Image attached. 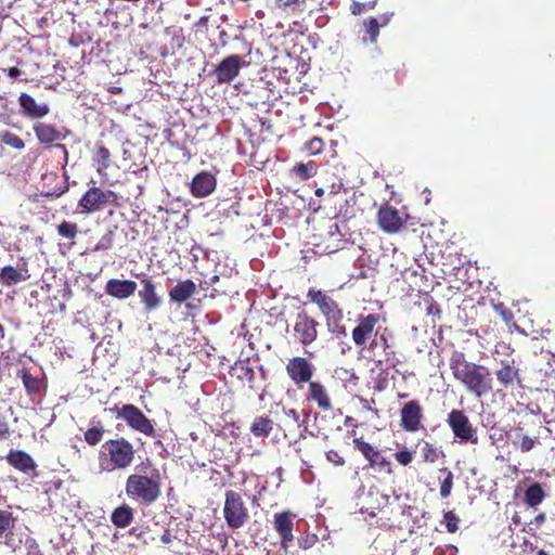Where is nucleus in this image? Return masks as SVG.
<instances>
[{
    "label": "nucleus",
    "instance_id": "bf43d9fd",
    "mask_svg": "<svg viewBox=\"0 0 555 555\" xmlns=\"http://www.w3.org/2000/svg\"><path fill=\"white\" fill-rule=\"evenodd\" d=\"M285 414L287 416L292 417L296 423H298L299 426L301 425L299 423L300 422L299 413L295 409H288L287 411H285Z\"/></svg>",
    "mask_w": 555,
    "mask_h": 555
},
{
    "label": "nucleus",
    "instance_id": "6e6552de",
    "mask_svg": "<svg viewBox=\"0 0 555 555\" xmlns=\"http://www.w3.org/2000/svg\"><path fill=\"white\" fill-rule=\"evenodd\" d=\"M116 194L112 190L100 186L89 188L78 201V208L82 214H93L115 203Z\"/></svg>",
    "mask_w": 555,
    "mask_h": 555
},
{
    "label": "nucleus",
    "instance_id": "2f4dec72",
    "mask_svg": "<svg viewBox=\"0 0 555 555\" xmlns=\"http://www.w3.org/2000/svg\"><path fill=\"white\" fill-rule=\"evenodd\" d=\"M274 428V422L269 415L256 416L249 427L250 434L257 438L268 437Z\"/></svg>",
    "mask_w": 555,
    "mask_h": 555
},
{
    "label": "nucleus",
    "instance_id": "7c9ffc66",
    "mask_svg": "<svg viewBox=\"0 0 555 555\" xmlns=\"http://www.w3.org/2000/svg\"><path fill=\"white\" fill-rule=\"evenodd\" d=\"M111 152L102 143L96 144V150L92 156V162L96 166V172L102 177H107V169L111 167Z\"/></svg>",
    "mask_w": 555,
    "mask_h": 555
},
{
    "label": "nucleus",
    "instance_id": "cd10ccee",
    "mask_svg": "<svg viewBox=\"0 0 555 555\" xmlns=\"http://www.w3.org/2000/svg\"><path fill=\"white\" fill-rule=\"evenodd\" d=\"M196 288V284L190 279L179 281L169 291V299L172 302L181 305L195 295Z\"/></svg>",
    "mask_w": 555,
    "mask_h": 555
},
{
    "label": "nucleus",
    "instance_id": "9d476101",
    "mask_svg": "<svg viewBox=\"0 0 555 555\" xmlns=\"http://www.w3.org/2000/svg\"><path fill=\"white\" fill-rule=\"evenodd\" d=\"M352 443L354 448L367 461L370 468L377 470L379 473H392L391 462L387 457H385L382 451L378 450L376 447L364 441L362 437L353 438Z\"/></svg>",
    "mask_w": 555,
    "mask_h": 555
},
{
    "label": "nucleus",
    "instance_id": "473e14b6",
    "mask_svg": "<svg viewBox=\"0 0 555 555\" xmlns=\"http://www.w3.org/2000/svg\"><path fill=\"white\" fill-rule=\"evenodd\" d=\"M133 517L134 514L132 507L127 504H122L113 511L111 520L116 527L125 528L132 522Z\"/></svg>",
    "mask_w": 555,
    "mask_h": 555
},
{
    "label": "nucleus",
    "instance_id": "a19ab883",
    "mask_svg": "<svg viewBox=\"0 0 555 555\" xmlns=\"http://www.w3.org/2000/svg\"><path fill=\"white\" fill-rule=\"evenodd\" d=\"M115 231L108 230L106 233H104L99 242L92 247L91 251L98 253V251H107L113 248L115 243Z\"/></svg>",
    "mask_w": 555,
    "mask_h": 555
},
{
    "label": "nucleus",
    "instance_id": "4c0bfd02",
    "mask_svg": "<svg viewBox=\"0 0 555 555\" xmlns=\"http://www.w3.org/2000/svg\"><path fill=\"white\" fill-rule=\"evenodd\" d=\"M292 171L298 179L305 181L317 173V167L314 162L298 163L293 167Z\"/></svg>",
    "mask_w": 555,
    "mask_h": 555
},
{
    "label": "nucleus",
    "instance_id": "2eb2a0df",
    "mask_svg": "<svg viewBox=\"0 0 555 555\" xmlns=\"http://www.w3.org/2000/svg\"><path fill=\"white\" fill-rule=\"evenodd\" d=\"M405 219L401 212L390 204H383L377 211V223L388 234L398 233L404 225Z\"/></svg>",
    "mask_w": 555,
    "mask_h": 555
},
{
    "label": "nucleus",
    "instance_id": "9b49d317",
    "mask_svg": "<svg viewBox=\"0 0 555 555\" xmlns=\"http://www.w3.org/2000/svg\"><path fill=\"white\" fill-rule=\"evenodd\" d=\"M424 409L418 400H410L400 409V426L408 433H416L424 428Z\"/></svg>",
    "mask_w": 555,
    "mask_h": 555
},
{
    "label": "nucleus",
    "instance_id": "dca6fc26",
    "mask_svg": "<svg viewBox=\"0 0 555 555\" xmlns=\"http://www.w3.org/2000/svg\"><path fill=\"white\" fill-rule=\"evenodd\" d=\"M246 63L242 56L231 54L224 57L215 68L214 75L218 83H230L240 74V70Z\"/></svg>",
    "mask_w": 555,
    "mask_h": 555
},
{
    "label": "nucleus",
    "instance_id": "f704fd0d",
    "mask_svg": "<svg viewBox=\"0 0 555 555\" xmlns=\"http://www.w3.org/2000/svg\"><path fill=\"white\" fill-rule=\"evenodd\" d=\"M56 232L62 237L69 242L68 248L75 244V240L79 233V227L76 222L63 220L56 225Z\"/></svg>",
    "mask_w": 555,
    "mask_h": 555
},
{
    "label": "nucleus",
    "instance_id": "a211bd4d",
    "mask_svg": "<svg viewBox=\"0 0 555 555\" xmlns=\"http://www.w3.org/2000/svg\"><path fill=\"white\" fill-rule=\"evenodd\" d=\"M305 402L315 404L321 411L333 409V400L327 387L320 380H312L308 384L305 392Z\"/></svg>",
    "mask_w": 555,
    "mask_h": 555
},
{
    "label": "nucleus",
    "instance_id": "6ab92c4d",
    "mask_svg": "<svg viewBox=\"0 0 555 555\" xmlns=\"http://www.w3.org/2000/svg\"><path fill=\"white\" fill-rule=\"evenodd\" d=\"M5 461L11 467L24 475L37 476V463L23 450L11 449L5 456Z\"/></svg>",
    "mask_w": 555,
    "mask_h": 555
},
{
    "label": "nucleus",
    "instance_id": "c756f323",
    "mask_svg": "<svg viewBox=\"0 0 555 555\" xmlns=\"http://www.w3.org/2000/svg\"><path fill=\"white\" fill-rule=\"evenodd\" d=\"M34 132L38 141L42 144H51L61 140L62 138L61 132L56 129L55 126L46 122L35 124Z\"/></svg>",
    "mask_w": 555,
    "mask_h": 555
},
{
    "label": "nucleus",
    "instance_id": "72a5a7b5",
    "mask_svg": "<svg viewBox=\"0 0 555 555\" xmlns=\"http://www.w3.org/2000/svg\"><path fill=\"white\" fill-rule=\"evenodd\" d=\"M546 493L539 482L530 485L524 495L525 503L530 507L540 505L545 499Z\"/></svg>",
    "mask_w": 555,
    "mask_h": 555
},
{
    "label": "nucleus",
    "instance_id": "1a4fd4ad",
    "mask_svg": "<svg viewBox=\"0 0 555 555\" xmlns=\"http://www.w3.org/2000/svg\"><path fill=\"white\" fill-rule=\"evenodd\" d=\"M447 423L460 442L478 443L477 429L463 410H451L447 416Z\"/></svg>",
    "mask_w": 555,
    "mask_h": 555
},
{
    "label": "nucleus",
    "instance_id": "603ef678",
    "mask_svg": "<svg viewBox=\"0 0 555 555\" xmlns=\"http://www.w3.org/2000/svg\"><path fill=\"white\" fill-rule=\"evenodd\" d=\"M386 333H387V328H384V332L380 333V334L378 333V335H377L378 336V340H379V345L382 346L383 350L384 349H389V348L393 347L390 344Z\"/></svg>",
    "mask_w": 555,
    "mask_h": 555
},
{
    "label": "nucleus",
    "instance_id": "6e6d98bb",
    "mask_svg": "<svg viewBox=\"0 0 555 555\" xmlns=\"http://www.w3.org/2000/svg\"><path fill=\"white\" fill-rule=\"evenodd\" d=\"M10 434L9 424L5 421H0V440L5 439Z\"/></svg>",
    "mask_w": 555,
    "mask_h": 555
},
{
    "label": "nucleus",
    "instance_id": "09e8293b",
    "mask_svg": "<svg viewBox=\"0 0 555 555\" xmlns=\"http://www.w3.org/2000/svg\"><path fill=\"white\" fill-rule=\"evenodd\" d=\"M326 460L336 466L345 465V459L336 450H330L326 452Z\"/></svg>",
    "mask_w": 555,
    "mask_h": 555
},
{
    "label": "nucleus",
    "instance_id": "5701e85b",
    "mask_svg": "<svg viewBox=\"0 0 555 555\" xmlns=\"http://www.w3.org/2000/svg\"><path fill=\"white\" fill-rule=\"evenodd\" d=\"M30 279V272L26 261H23L17 268L4 266L0 270V284L5 287H12L18 283Z\"/></svg>",
    "mask_w": 555,
    "mask_h": 555
},
{
    "label": "nucleus",
    "instance_id": "7ed1b4c3",
    "mask_svg": "<svg viewBox=\"0 0 555 555\" xmlns=\"http://www.w3.org/2000/svg\"><path fill=\"white\" fill-rule=\"evenodd\" d=\"M134 446L124 437L106 440L99 452V463L102 470H125L134 461Z\"/></svg>",
    "mask_w": 555,
    "mask_h": 555
},
{
    "label": "nucleus",
    "instance_id": "a18cd8bd",
    "mask_svg": "<svg viewBox=\"0 0 555 555\" xmlns=\"http://www.w3.org/2000/svg\"><path fill=\"white\" fill-rule=\"evenodd\" d=\"M442 522L450 533H455L459 530L460 518L453 511H448L443 514Z\"/></svg>",
    "mask_w": 555,
    "mask_h": 555
},
{
    "label": "nucleus",
    "instance_id": "f3484780",
    "mask_svg": "<svg viewBox=\"0 0 555 555\" xmlns=\"http://www.w3.org/2000/svg\"><path fill=\"white\" fill-rule=\"evenodd\" d=\"M296 515L291 511H283L276 513L273 518V527L281 539V547L285 551L291 546L294 541V526Z\"/></svg>",
    "mask_w": 555,
    "mask_h": 555
},
{
    "label": "nucleus",
    "instance_id": "b1692460",
    "mask_svg": "<svg viewBox=\"0 0 555 555\" xmlns=\"http://www.w3.org/2000/svg\"><path fill=\"white\" fill-rule=\"evenodd\" d=\"M216 178L214 175L202 171L197 173L191 182V193L195 197H206L216 189Z\"/></svg>",
    "mask_w": 555,
    "mask_h": 555
},
{
    "label": "nucleus",
    "instance_id": "37998d69",
    "mask_svg": "<svg viewBox=\"0 0 555 555\" xmlns=\"http://www.w3.org/2000/svg\"><path fill=\"white\" fill-rule=\"evenodd\" d=\"M233 371L240 372L237 374V377L240 379H245L249 383H251L255 379L254 369L247 362H244V361L236 362L235 365L233 366Z\"/></svg>",
    "mask_w": 555,
    "mask_h": 555
},
{
    "label": "nucleus",
    "instance_id": "4be33fe9",
    "mask_svg": "<svg viewBox=\"0 0 555 555\" xmlns=\"http://www.w3.org/2000/svg\"><path fill=\"white\" fill-rule=\"evenodd\" d=\"M138 284L132 280L109 279L105 284V293L118 300H125L133 296Z\"/></svg>",
    "mask_w": 555,
    "mask_h": 555
},
{
    "label": "nucleus",
    "instance_id": "a878e982",
    "mask_svg": "<svg viewBox=\"0 0 555 555\" xmlns=\"http://www.w3.org/2000/svg\"><path fill=\"white\" fill-rule=\"evenodd\" d=\"M500 364L501 367L495 371V376L504 388H508L513 386L515 382H519V369L516 366L514 359L501 360Z\"/></svg>",
    "mask_w": 555,
    "mask_h": 555
},
{
    "label": "nucleus",
    "instance_id": "c03bdc74",
    "mask_svg": "<svg viewBox=\"0 0 555 555\" xmlns=\"http://www.w3.org/2000/svg\"><path fill=\"white\" fill-rule=\"evenodd\" d=\"M1 142L18 151L25 149V142L23 139L8 130L2 133Z\"/></svg>",
    "mask_w": 555,
    "mask_h": 555
},
{
    "label": "nucleus",
    "instance_id": "c85d7f7f",
    "mask_svg": "<svg viewBox=\"0 0 555 555\" xmlns=\"http://www.w3.org/2000/svg\"><path fill=\"white\" fill-rule=\"evenodd\" d=\"M17 376L22 379L25 390L29 396L39 395L46 388L44 380L34 376L26 367L20 370Z\"/></svg>",
    "mask_w": 555,
    "mask_h": 555
},
{
    "label": "nucleus",
    "instance_id": "680f3d73",
    "mask_svg": "<svg viewBox=\"0 0 555 555\" xmlns=\"http://www.w3.org/2000/svg\"><path fill=\"white\" fill-rule=\"evenodd\" d=\"M377 335H378V330H376L375 335H374V339H372V341H371L370 346L367 347V350H369L370 352H372V353H373V351H374L375 347L379 344V340H378V336H377Z\"/></svg>",
    "mask_w": 555,
    "mask_h": 555
},
{
    "label": "nucleus",
    "instance_id": "e2e57ef3",
    "mask_svg": "<svg viewBox=\"0 0 555 555\" xmlns=\"http://www.w3.org/2000/svg\"><path fill=\"white\" fill-rule=\"evenodd\" d=\"M343 183L338 181L337 183H333L331 185L330 194H337L343 189Z\"/></svg>",
    "mask_w": 555,
    "mask_h": 555
},
{
    "label": "nucleus",
    "instance_id": "39448f33",
    "mask_svg": "<svg viewBox=\"0 0 555 555\" xmlns=\"http://www.w3.org/2000/svg\"><path fill=\"white\" fill-rule=\"evenodd\" d=\"M223 517L232 530L243 528L249 520V511L242 494L234 490L224 493Z\"/></svg>",
    "mask_w": 555,
    "mask_h": 555
},
{
    "label": "nucleus",
    "instance_id": "423d86ee",
    "mask_svg": "<svg viewBox=\"0 0 555 555\" xmlns=\"http://www.w3.org/2000/svg\"><path fill=\"white\" fill-rule=\"evenodd\" d=\"M111 411L116 414L117 418L125 421L131 429L147 437L155 436L156 431L152 421L138 406L128 403L120 408L115 405Z\"/></svg>",
    "mask_w": 555,
    "mask_h": 555
},
{
    "label": "nucleus",
    "instance_id": "4468645a",
    "mask_svg": "<svg viewBox=\"0 0 555 555\" xmlns=\"http://www.w3.org/2000/svg\"><path fill=\"white\" fill-rule=\"evenodd\" d=\"M380 315L377 313H371L367 315L360 314L358 318V324L352 330L351 336L354 345L361 349L366 348L367 341L372 338L376 332L375 327L378 324Z\"/></svg>",
    "mask_w": 555,
    "mask_h": 555
},
{
    "label": "nucleus",
    "instance_id": "69168bd1",
    "mask_svg": "<svg viewBox=\"0 0 555 555\" xmlns=\"http://www.w3.org/2000/svg\"><path fill=\"white\" fill-rule=\"evenodd\" d=\"M5 338V328L4 326L0 323V347L3 346V340Z\"/></svg>",
    "mask_w": 555,
    "mask_h": 555
},
{
    "label": "nucleus",
    "instance_id": "c9c22d12",
    "mask_svg": "<svg viewBox=\"0 0 555 555\" xmlns=\"http://www.w3.org/2000/svg\"><path fill=\"white\" fill-rule=\"evenodd\" d=\"M418 444H421V456L424 463L434 464L442 455V451L429 441L421 440Z\"/></svg>",
    "mask_w": 555,
    "mask_h": 555
},
{
    "label": "nucleus",
    "instance_id": "338daca9",
    "mask_svg": "<svg viewBox=\"0 0 555 555\" xmlns=\"http://www.w3.org/2000/svg\"><path fill=\"white\" fill-rule=\"evenodd\" d=\"M211 285L209 284L208 280L199 282V288L202 291H208Z\"/></svg>",
    "mask_w": 555,
    "mask_h": 555
},
{
    "label": "nucleus",
    "instance_id": "8fccbe9b",
    "mask_svg": "<svg viewBox=\"0 0 555 555\" xmlns=\"http://www.w3.org/2000/svg\"><path fill=\"white\" fill-rule=\"evenodd\" d=\"M371 8H373V5L370 4V3H362V2L353 1L350 4V12L353 15H359V14L363 13L364 11H366L367 9H371Z\"/></svg>",
    "mask_w": 555,
    "mask_h": 555
},
{
    "label": "nucleus",
    "instance_id": "ddd939ff",
    "mask_svg": "<svg viewBox=\"0 0 555 555\" xmlns=\"http://www.w3.org/2000/svg\"><path fill=\"white\" fill-rule=\"evenodd\" d=\"M140 280L141 288L138 292L140 301L146 312L158 309L163 302L162 296L157 294L156 283L152 275L134 274Z\"/></svg>",
    "mask_w": 555,
    "mask_h": 555
},
{
    "label": "nucleus",
    "instance_id": "0eeeda50",
    "mask_svg": "<svg viewBox=\"0 0 555 555\" xmlns=\"http://www.w3.org/2000/svg\"><path fill=\"white\" fill-rule=\"evenodd\" d=\"M319 326V322L306 310L298 311L292 325L295 341L302 347L310 346L318 338Z\"/></svg>",
    "mask_w": 555,
    "mask_h": 555
},
{
    "label": "nucleus",
    "instance_id": "864d4df0",
    "mask_svg": "<svg viewBox=\"0 0 555 555\" xmlns=\"http://www.w3.org/2000/svg\"><path fill=\"white\" fill-rule=\"evenodd\" d=\"M300 0H275V4L280 9L299 4Z\"/></svg>",
    "mask_w": 555,
    "mask_h": 555
},
{
    "label": "nucleus",
    "instance_id": "4d7b16f0",
    "mask_svg": "<svg viewBox=\"0 0 555 555\" xmlns=\"http://www.w3.org/2000/svg\"><path fill=\"white\" fill-rule=\"evenodd\" d=\"M160 541L163 544H170L173 541V537L169 529H166L165 532L162 534Z\"/></svg>",
    "mask_w": 555,
    "mask_h": 555
},
{
    "label": "nucleus",
    "instance_id": "79ce46f5",
    "mask_svg": "<svg viewBox=\"0 0 555 555\" xmlns=\"http://www.w3.org/2000/svg\"><path fill=\"white\" fill-rule=\"evenodd\" d=\"M103 435L104 428L102 425H99L88 428L83 434V438L89 446L94 447L101 442Z\"/></svg>",
    "mask_w": 555,
    "mask_h": 555
},
{
    "label": "nucleus",
    "instance_id": "052dcab7",
    "mask_svg": "<svg viewBox=\"0 0 555 555\" xmlns=\"http://www.w3.org/2000/svg\"><path fill=\"white\" fill-rule=\"evenodd\" d=\"M68 190L67 186L57 188L52 193H47L46 196L60 197Z\"/></svg>",
    "mask_w": 555,
    "mask_h": 555
},
{
    "label": "nucleus",
    "instance_id": "0e129e2a",
    "mask_svg": "<svg viewBox=\"0 0 555 555\" xmlns=\"http://www.w3.org/2000/svg\"><path fill=\"white\" fill-rule=\"evenodd\" d=\"M546 519V515L545 513H539L535 517H534V524L537 526H541Z\"/></svg>",
    "mask_w": 555,
    "mask_h": 555
},
{
    "label": "nucleus",
    "instance_id": "aec40b11",
    "mask_svg": "<svg viewBox=\"0 0 555 555\" xmlns=\"http://www.w3.org/2000/svg\"><path fill=\"white\" fill-rule=\"evenodd\" d=\"M15 522L16 518L12 512L0 508V540L4 539V544L13 551H16L22 545V539L13 532Z\"/></svg>",
    "mask_w": 555,
    "mask_h": 555
},
{
    "label": "nucleus",
    "instance_id": "ea45409f",
    "mask_svg": "<svg viewBox=\"0 0 555 555\" xmlns=\"http://www.w3.org/2000/svg\"><path fill=\"white\" fill-rule=\"evenodd\" d=\"M539 437H530L528 435H518V439L514 441V444L519 449L521 453H528L532 451L537 444H540Z\"/></svg>",
    "mask_w": 555,
    "mask_h": 555
},
{
    "label": "nucleus",
    "instance_id": "393cba45",
    "mask_svg": "<svg viewBox=\"0 0 555 555\" xmlns=\"http://www.w3.org/2000/svg\"><path fill=\"white\" fill-rule=\"evenodd\" d=\"M393 13H384L378 17H369L362 22V29L364 31L363 40H369L371 43L377 41L379 29L389 24Z\"/></svg>",
    "mask_w": 555,
    "mask_h": 555
},
{
    "label": "nucleus",
    "instance_id": "de8ad7c7",
    "mask_svg": "<svg viewBox=\"0 0 555 555\" xmlns=\"http://www.w3.org/2000/svg\"><path fill=\"white\" fill-rule=\"evenodd\" d=\"M396 461L402 465V466H408L412 463V461L414 460V452L413 451H410L409 449L404 448L402 450H399L397 451L395 454H393Z\"/></svg>",
    "mask_w": 555,
    "mask_h": 555
},
{
    "label": "nucleus",
    "instance_id": "5fc2aeb1",
    "mask_svg": "<svg viewBox=\"0 0 555 555\" xmlns=\"http://www.w3.org/2000/svg\"><path fill=\"white\" fill-rule=\"evenodd\" d=\"M53 150H57L61 152V154L63 155V158H64V165L67 164V160H68V151H67V147L64 145V144H60V143H56L52 146Z\"/></svg>",
    "mask_w": 555,
    "mask_h": 555
},
{
    "label": "nucleus",
    "instance_id": "13d9d810",
    "mask_svg": "<svg viewBox=\"0 0 555 555\" xmlns=\"http://www.w3.org/2000/svg\"><path fill=\"white\" fill-rule=\"evenodd\" d=\"M4 72H7L8 76L13 79L17 78L22 74V70L17 67H10L4 69Z\"/></svg>",
    "mask_w": 555,
    "mask_h": 555
},
{
    "label": "nucleus",
    "instance_id": "412c9836",
    "mask_svg": "<svg viewBox=\"0 0 555 555\" xmlns=\"http://www.w3.org/2000/svg\"><path fill=\"white\" fill-rule=\"evenodd\" d=\"M389 499V495L383 493L378 488L371 487L363 501L360 512L374 517L378 512H382L385 507L388 506Z\"/></svg>",
    "mask_w": 555,
    "mask_h": 555
},
{
    "label": "nucleus",
    "instance_id": "bb28decb",
    "mask_svg": "<svg viewBox=\"0 0 555 555\" xmlns=\"http://www.w3.org/2000/svg\"><path fill=\"white\" fill-rule=\"evenodd\" d=\"M18 103L24 115L31 118H42L50 112V107L46 103L38 104L28 93H21Z\"/></svg>",
    "mask_w": 555,
    "mask_h": 555
},
{
    "label": "nucleus",
    "instance_id": "e433bc0d",
    "mask_svg": "<svg viewBox=\"0 0 555 555\" xmlns=\"http://www.w3.org/2000/svg\"><path fill=\"white\" fill-rule=\"evenodd\" d=\"M372 360L375 362L376 365H384L387 370L396 369L400 364V360L398 359L397 352L395 351L393 347L389 349H384L382 358L376 359L372 357Z\"/></svg>",
    "mask_w": 555,
    "mask_h": 555
},
{
    "label": "nucleus",
    "instance_id": "f257e3e1",
    "mask_svg": "<svg viewBox=\"0 0 555 555\" xmlns=\"http://www.w3.org/2000/svg\"><path fill=\"white\" fill-rule=\"evenodd\" d=\"M163 478L158 468L150 461L135 467L125 482V492L133 502L150 506L162 496Z\"/></svg>",
    "mask_w": 555,
    "mask_h": 555
},
{
    "label": "nucleus",
    "instance_id": "3c124183",
    "mask_svg": "<svg viewBox=\"0 0 555 555\" xmlns=\"http://www.w3.org/2000/svg\"><path fill=\"white\" fill-rule=\"evenodd\" d=\"M318 541V538L315 534H311V535H306L304 538H300L298 540V544L301 548L304 550H308L310 547H312Z\"/></svg>",
    "mask_w": 555,
    "mask_h": 555
},
{
    "label": "nucleus",
    "instance_id": "49530a36",
    "mask_svg": "<svg viewBox=\"0 0 555 555\" xmlns=\"http://www.w3.org/2000/svg\"><path fill=\"white\" fill-rule=\"evenodd\" d=\"M324 146L325 144L323 139H321L320 137H313L305 144V150L310 155H319L323 152Z\"/></svg>",
    "mask_w": 555,
    "mask_h": 555
},
{
    "label": "nucleus",
    "instance_id": "20e7f679",
    "mask_svg": "<svg viewBox=\"0 0 555 555\" xmlns=\"http://www.w3.org/2000/svg\"><path fill=\"white\" fill-rule=\"evenodd\" d=\"M307 299L318 307L330 333L337 338L347 335L346 326L343 324L344 311L332 296L322 289L310 287L307 292Z\"/></svg>",
    "mask_w": 555,
    "mask_h": 555
},
{
    "label": "nucleus",
    "instance_id": "58836bf2",
    "mask_svg": "<svg viewBox=\"0 0 555 555\" xmlns=\"http://www.w3.org/2000/svg\"><path fill=\"white\" fill-rule=\"evenodd\" d=\"M439 473L443 475V478L440 480V495L448 498L453 488V473L448 467L440 468Z\"/></svg>",
    "mask_w": 555,
    "mask_h": 555
},
{
    "label": "nucleus",
    "instance_id": "f8f14e48",
    "mask_svg": "<svg viewBox=\"0 0 555 555\" xmlns=\"http://www.w3.org/2000/svg\"><path fill=\"white\" fill-rule=\"evenodd\" d=\"M286 373L297 388L302 389L305 384L312 382L314 366L304 357H294L286 364Z\"/></svg>",
    "mask_w": 555,
    "mask_h": 555
},
{
    "label": "nucleus",
    "instance_id": "f03ea898",
    "mask_svg": "<svg viewBox=\"0 0 555 555\" xmlns=\"http://www.w3.org/2000/svg\"><path fill=\"white\" fill-rule=\"evenodd\" d=\"M450 369L453 377L476 397L487 396L493 390L490 370L485 365L467 361L464 352L457 350L452 352Z\"/></svg>",
    "mask_w": 555,
    "mask_h": 555
},
{
    "label": "nucleus",
    "instance_id": "774afa93",
    "mask_svg": "<svg viewBox=\"0 0 555 555\" xmlns=\"http://www.w3.org/2000/svg\"><path fill=\"white\" fill-rule=\"evenodd\" d=\"M219 280H220V276H219L218 274H214L212 276H210V278L208 279V282H209V284H210V285H214V284H216L217 282H219Z\"/></svg>",
    "mask_w": 555,
    "mask_h": 555
}]
</instances>
